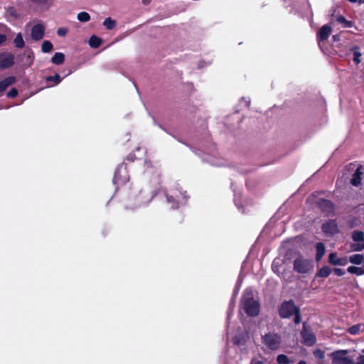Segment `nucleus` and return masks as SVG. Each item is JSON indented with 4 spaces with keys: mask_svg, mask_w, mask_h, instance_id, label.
I'll use <instances>...</instances> for the list:
<instances>
[{
    "mask_svg": "<svg viewBox=\"0 0 364 364\" xmlns=\"http://www.w3.org/2000/svg\"><path fill=\"white\" fill-rule=\"evenodd\" d=\"M348 262L355 265L363 264L364 262V255L362 254H354L348 258Z\"/></svg>",
    "mask_w": 364,
    "mask_h": 364,
    "instance_id": "18",
    "label": "nucleus"
},
{
    "mask_svg": "<svg viewBox=\"0 0 364 364\" xmlns=\"http://www.w3.org/2000/svg\"><path fill=\"white\" fill-rule=\"evenodd\" d=\"M316 259L317 261L321 259L326 252V247L323 243L318 242L316 245Z\"/></svg>",
    "mask_w": 364,
    "mask_h": 364,
    "instance_id": "23",
    "label": "nucleus"
},
{
    "mask_svg": "<svg viewBox=\"0 0 364 364\" xmlns=\"http://www.w3.org/2000/svg\"><path fill=\"white\" fill-rule=\"evenodd\" d=\"M364 179V167L361 165H358L356 167L354 173L352 175L350 179V184L353 186H359Z\"/></svg>",
    "mask_w": 364,
    "mask_h": 364,
    "instance_id": "11",
    "label": "nucleus"
},
{
    "mask_svg": "<svg viewBox=\"0 0 364 364\" xmlns=\"http://www.w3.org/2000/svg\"><path fill=\"white\" fill-rule=\"evenodd\" d=\"M262 343L270 350H277L282 343V337L275 333H269L262 338Z\"/></svg>",
    "mask_w": 364,
    "mask_h": 364,
    "instance_id": "5",
    "label": "nucleus"
},
{
    "mask_svg": "<svg viewBox=\"0 0 364 364\" xmlns=\"http://www.w3.org/2000/svg\"><path fill=\"white\" fill-rule=\"evenodd\" d=\"M361 53L358 50H354L353 52V61L355 64H359L360 63V56Z\"/></svg>",
    "mask_w": 364,
    "mask_h": 364,
    "instance_id": "36",
    "label": "nucleus"
},
{
    "mask_svg": "<svg viewBox=\"0 0 364 364\" xmlns=\"http://www.w3.org/2000/svg\"><path fill=\"white\" fill-rule=\"evenodd\" d=\"M241 307L244 311L250 316H256L259 312V304L254 297L253 291L247 289L243 293Z\"/></svg>",
    "mask_w": 364,
    "mask_h": 364,
    "instance_id": "1",
    "label": "nucleus"
},
{
    "mask_svg": "<svg viewBox=\"0 0 364 364\" xmlns=\"http://www.w3.org/2000/svg\"><path fill=\"white\" fill-rule=\"evenodd\" d=\"M165 194L167 203L173 209L178 208L187 202L188 196L186 195V191H183L182 188L178 186L170 188Z\"/></svg>",
    "mask_w": 364,
    "mask_h": 364,
    "instance_id": "2",
    "label": "nucleus"
},
{
    "mask_svg": "<svg viewBox=\"0 0 364 364\" xmlns=\"http://www.w3.org/2000/svg\"><path fill=\"white\" fill-rule=\"evenodd\" d=\"M362 351H363V353H364V349H363Z\"/></svg>",
    "mask_w": 364,
    "mask_h": 364,
    "instance_id": "53",
    "label": "nucleus"
},
{
    "mask_svg": "<svg viewBox=\"0 0 364 364\" xmlns=\"http://www.w3.org/2000/svg\"><path fill=\"white\" fill-rule=\"evenodd\" d=\"M279 315L282 318H288L294 315V322L296 323L301 322L299 310L292 301H284L282 304L279 308Z\"/></svg>",
    "mask_w": 364,
    "mask_h": 364,
    "instance_id": "4",
    "label": "nucleus"
},
{
    "mask_svg": "<svg viewBox=\"0 0 364 364\" xmlns=\"http://www.w3.org/2000/svg\"><path fill=\"white\" fill-rule=\"evenodd\" d=\"M6 40V36L4 34H0V45L3 44Z\"/></svg>",
    "mask_w": 364,
    "mask_h": 364,
    "instance_id": "44",
    "label": "nucleus"
},
{
    "mask_svg": "<svg viewBox=\"0 0 364 364\" xmlns=\"http://www.w3.org/2000/svg\"><path fill=\"white\" fill-rule=\"evenodd\" d=\"M347 271L350 274H355L358 276L364 274V269L361 267L355 266H350L348 267Z\"/></svg>",
    "mask_w": 364,
    "mask_h": 364,
    "instance_id": "26",
    "label": "nucleus"
},
{
    "mask_svg": "<svg viewBox=\"0 0 364 364\" xmlns=\"http://www.w3.org/2000/svg\"><path fill=\"white\" fill-rule=\"evenodd\" d=\"M246 338L247 336L245 335L244 333L238 334L232 338V342L234 345L240 348H244L246 343Z\"/></svg>",
    "mask_w": 364,
    "mask_h": 364,
    "instance_id": "19",
    "label": "nucleus"
},
{
    "mask_svg": "<svg viewBox=\"0 0 364 364\" xmlns=\"http://www.w3.org/2000/svg\"><path fill=\"white\" fill-rule=\"evenodd\" d=\"M353 243L350 245L353 251L361 252L364 250V232L360 230H354L351 233Z\"/></svg>",
    "mask_w": 364,
    "mask_h": 364,
    "instance_id": "8",
    "label": "nucleus"
},
{
    "mask_svg": "<svg viewBox=\"0 0 364 364\" xmlns=\"http://www.w3.org/2000/svg\"><path fill=\"white\" fill-rule=\"evenodd\" d=\"M45 28L42 24L34 25L31 29V37L33 41H38L44 37Z\"/></svg>",
    "mask_w": 364,
    "mask_h": 364,
    "instance_id": "14",
    "label": "nucleus"
},
{
    "mask_svg": "<svg viewBox=\"0 0 364 364\" xmlns=\"http://www.w3.org/2000/svg\"><path fill=\"white\" fill-rule=\"evenodd\" d=\"M230 314H228V319H230Z\"/></svg>",
    "mask_w": 364,
    "mask_h": 364,
    "instance_id": "51",
    "label": "nucleus"
},
{
    "mask_svg": "<svg viewBox=\"0 0 364 364\" xmlns=\"http://www.w3.org/2000/svg\"><path fill=\"white\" fill-rule=\"evenodd\" d=\"M90 18V15L86 11H81L77 15V19L82 23L88 22Z\"/></svg>",
    "mask_w": 364,
    "mask_h": 364,
    "instance_id": "28",
    "label": "nucleus"
},
{
    "mask_svg": "<svg viewBox=\"0 0 364 364\" xmlns=\"http://www.w3.org/2000/svg\"><path fill=\"white\" fill-rule=\"evenodd\" d=\"M240 286V282L238 281L237 283V289L235 291V294H237L238 291H239V287Z\"/></svg>",
    "mask_w": 364,
    "mask_h": 364,
    "instance_id": "48",
    "label": "nucleus"
},
{
    "mask_svg": "<svg viewBox=\"0 0 364 364\" xmlns=\"http://www.w3.org/2000/svg\"><path fill=\"white\" fill-rule=\"evenodd\" d=\"M332 38L334 42L338 41L340 40V35H333Z\"/></svg>",
    "mask_w": 364,
    "mask_h": 364,
    "instance_id": "45",
    "label": "nucleus"
},
{
    "mask_svg": "<svg viewBox=\"0 0 364 364\" xmlns=\"http://www.w3.org/2000/svg\"><path fill=\"white\" fill-rule=\"evenodd\" d=\"M6 14H7L8 16H11L14 18H16L18 16V14H17V13L15 9L12 8V7L8 9V10L6 11Z\"/></svg>",
    "mask_w": 364,
    "mask_h": 364,
    "instance_id": "37",
    "label": "nucleus"
},
{
    "mask_svg": "<svg viewBox=\"0 0 364 364\" xmlns=\"http://www.w3.org/2000/svg\"><path fill=\"white\" fill-rule=\"evenodd\" d=\"M145 166L144 174L146 175L148 178L159 176V173L158 168L151 162H146Z\"/></svg>",
    "mask_w": 364,
    "mask_h": 364,
    "instance_id": "16",
    "label": "nucleus"
},
{
    "mask_svg": "<svg viewBox=\"0 0 364 364\" xmlns=\"http://www.w3.org/2000/svg\"><path fill=\"white\" fill-rule=\"evenodd\" d=\"M360 4H364V0H359Z\"/></svg>",
    "mask_w": 364,
    "mask_h": 364,
    "instance_id": "50",
    "label": "nucleus"
},
{
    "mask_svg": "<svg viewBox=\"0 0 364 364\" xmlns=\"http://www.w3.org/2000/svg\"><path fill=\"white\" fill-rule=\"evenodd\" d=\"M14 46L18 48H22L24 47L25 43L23 36L21 33H18L14 40Z\"/></svg>",
    "mask_w": 364,
    "mask_h": 364,
    "instance_id": "27",
    "label": "nucleus"
},
{
    "mask_svg": "<svg viewBox=\"0 0 364 364\" xmlns=\"http://www.w3.org/2000/svg\"><path fill=\"white\" fill-rule=\"evenodd\" d=\"M332 270L327 266L322 267L316 273V277L326 278L331 273Z\"/></svg>",
    "mask_w": 364,
    "mask_h": 364,
    "instance_id": "25",
    "label": "nucleus"
},
{
    "mask_svg": "<svg viewBox=\"0 0 364 364\" xmlns=\"http://www.w3.org/2000/svg\"><path fill=\"white\" fill-rule=\"evenodd\" d=\"M347 350H339L331 353L330 356L334 364H355L354 362L347 356Z\"/></svg>",
    "mask_w": 364,
    "mask_h": 364,
    "instance_id": "9",
    "label": "nucleus"
},
{
    "mask_svg": "<svg viewBox=\"0 0 364 364\" xmlns=\"http://www.w3.org/2000/svg\"><path fill=\"white\" fill-rule=\"evenodd\" d=\"M336 21L339 23L343 24L344 27H349L350 22H348L343 16H338L336 18Z\"/></svg>",
    "mask_w": 364,
    "mask_h": 364,
    "instance_id": "35",
    "label": "nucleus"
},
{
    "mask_svg": "<svg viewBox=\"0 0 364 364\" xmlns=\"http://www.w3.org/2000/svg\"><path fill=\"white\" fill-rule=\"evenodd\" d=\"M360 327H361L360 324L353 325V326H350V328H348V332L349 333H350L351 335H356L360 332Z\"/></svg>",
    "mask_w": 364,
    "mask_h": 364,
    "instance_id": "33",
    "label": "nucleus"
},
{
    "mask_svg": "<svg viewBox=\"0 0 364 364\" xmlns=\"http://www.w3.org/2000/svg\"><path fill=\"white\" fill-rule=\"evenodd\" d=\"M301 342L307 346H311L316 342V338L310 326L306 322L303 323L302 330L301 331Z\"/></svg>",
    "mask_w": 364,
    "mask_h": 364,
    "instance_id": "6",
    "label": "nucleus"
},
{
    "mask_svg": "<svg viewBox=\"0 0 364 364\" xmlns=\"http://www.w3.org/2000/svg\"><path fill=\"white\" fill-rule=\"evenodd\" d=\"M333 272L336 276L341 277L345 274V270L340 268L333 269Z\"/></svg>",
    "mask_w": 364,
    "mask_h": 364,
    "instance_id": "39",
    "label": "nucleus"
},
{
    "mask_svg": "<svg viewBox=\"0 0 364 364\" xmlns=\"http://www.w3.org/2000/svg\"><path fill=\"white\" fill-rule=\"evenodd\" d=\"M141 1L144 5H149L151 3V0H142Z\"/></svg>",
    "mask_w": 364,
    "mask_h": 364,
    "instance_id": "47",
    "label": "nucleus"
},
{
    "mask_svg": "<svg viewBox=\"0 0 364 364\" xmlns=\"http://www.w3.org/2000/svg\"><path fill=\"white\" fill-rule=\"evenodd\" d=\"M277 360L279 364H289V358L284 354H280L277 356Z\"/></svg>",
    "mask_w": 364,
    "mask_h": 364,
    "instance_id": "34",
    "label": "nucleus"
},
{
    "mask_svg": "<svg viewBox=\"0 0 364 364\" xmlns=\"http://www.w3.org/2000/svg\"><path fill=\"white\" fill-rule=\"evenodd\" d=\"M314 355L319 359H323L324 358V353L321 350H315Z\"/></svg>",
    "mask_w": 364,
    "mask_h": 364,
    "instance_id": "41",
    "label": "nucleus"
},
{
    "mask_svg": "<svg viewBox=\"0 0 364 364\" xmlns=\"http://www.w3.org/2000/svg\"><path fill=\"white\" fill-rule=\"evenodd\" d=\"M68 33V29L65 28H60L57 31V33L60 36H64Z\"/></svg>",
    "mask_w": 364,
    "mask_h": 364,
    "instance_id": "40",
    "label": "nucleus"
},
{
    "mask_svg": "<svg viewBox=\"0 0 364 364\" xmlns=\"http://www.w3.org/2000/svg\"><path fill=\"white\" fill-rule=\"evenodd\" d=\"M332 33V28L328 25H323L317 33V41L320 48H322L323 43L326 41Z\"/></svg>",
    "mask_w": 364,
    "mask_h": 364,
    "instance_id": "10",
    "label": "nucleus"
},
{
    "mask_svg": "<svg viewBox=\"0 0 364 364\" xmlns=\"http://www.w3.org/2000/svg\"><path fill=\"white\" fill-rule=\"evenodd\" d=\"M18 95V90L16 88H12L8 93L7 96L9 97L14 98Z\"/></svg>",
    "mask_w": 364,
    "mask_h": 364,
    "instance_id": "38",
    "label": "nucleus"
},
{
    "mask_svg": "<svg viewBox=\"0 0 364 364\" xmlns=\"http://www.w3.org/2000/svg\"><path fill=\"white\" fill-rule=\"evenodd\" d=\"M139 150H140V148H139V147H138V148L136 149V151H139Z\"/></svg>",
    "mask_w": 364,
    "mask_h": 364,
    "instance_id": "52",
    "label": "nucleus"
},
{
    "mask_svg": "<svg viewBox=\"0 0 364 364\" xmlns=\"http://www.w3.org/2000/svg\"><path fill=\"white\" fill-rule=\"evenodd\" d=\"M14 82L15 77H8L0 81V92L4 91L9 86L14 83Z\"/></svg>",
    "mask_w": 364,
    "mask_h": 364,
    "instance_id": "21",
    "label": "nucleus"
},
{
    "mask_svg": "<svg viewBox=\"0 0 364 364\" xmlns=\"http://www.w3.org/2000/svg\"><path fill=\"white\" fill-rule=\"evenodd\" d=\"M242 103H244L245 106L248 107L250 105V97H242Z\"/></svg>",
    "mask_w": 364,
    "mask_h": 364,
    "instance_id": "42",
    "label": "nucleus"
},
{
    "mask_svg": "<svg viewBox=\"0 0 364 364\" xmlns=\"http://www.w3.org/2000/svg\"><path fill=\"white\" fill-rule=\"evenodd\" d=\"M320 207L322 210L326 213H331L333 210V203L327 200H322L319 203Z\"/></svg>",
    "mask_w": 364,
    "mask_h": 364,
    "instance_id": "22",
    "label": "nucleus"
},
{
    "mask_svg": "<svg viewBox=\"0 0 364 364\" xmlns=\"http://www.w3.org/2000/svg\"><path fill=\"white\" fill-rule=\"evenodd\" d=\"M144 196L142 193H140L139 196H136V203L133 206H132V208H136V207H141L146 205L153 198V196H148L144 198Z\"/></svg>",
    "mask_w": 364,
    "mask_h": 364,
    "instance_id": "17",
    "label": "nucleus"
},
{
    "mask_svg": "<svg viewBox=\"0 0 364 364\" xmlns=\"http://www.w3.org/2000/svg\"><path fill=\"white\" fill-rule=\"evenodd\" d=\"M298 364H306V363L304 360H301L298 363Z\"/></svg>",
    "mask_w": 364,
    "mask_h": 364,
    "instance_id": "49",
    "label": "nucleus"
},
{
    "mask_svg": "<svg viewBox=\"0 0 364 364\" xmlns=\"http://www.w3.org/2000/svg\"><path fill=\"white\" fill-rule=\"evenodd\" d=\"M62 79L58 74H55L54 76H48L46 77V82L48 83V87H53L58 85L61 82Z\"/></svg>",
    "mask_w": 364,
    "mask_h": 364,
    "instance_id": "20",
    "label": "nucleus"
},
{
    "mask_svg": "<svg viewBox=\"0 0 364 364\" xmlns=\"http://www.w3.org/2000/svg\"><path fill=\"white\" fill-rule=\"evenodd\" d=\"M328 262L334 266H346L348 263V257H338L336 252H331L328 255Z\"/></svg>",
    "mask_w": 364,
    "mask_h": 364,
    "instance_id": "13",
    "label": "nucleus"
},
{
    "mask_svg": "<svg viewBox=\"0 0 364 364\" xmlns=\"http://www.w3.org/2000/svg\"><path fill=\"white\" fill-rule=\"evenodd\" d=\"M102 43V40L96 36H92L89 40V45L93 48H98Z\"/></svg>",
    "mask_w": 364,
    "mask_h": 364,
    "instance_id": "29",
    "label": "nucleus"
},
{
    "mask_svg": "<svg viewBox=\"0 0 364 364\" xmlns=\"http://www.w3.org/2000/svg\"><path fill=\"white\" fill-rule=\"evenodd\" d=\"M355 364H364V355H360Z\"/></svg>",
    "mask_w": 364,
    "mask_h": 364,
    "instance_id": "43",
    "label": "nucleus"
},
{
    "mask_svg": "<svg viewBox=\"0 0 364 364\" xmlns=\"http://www.w3.org/2000/svg\"><path fill=\"white\" fill-rule=\"evenodd\" d=\"M314 261L303 255H297L293 261L294 271L300 274H310L314 269Z\"/></svg>",
    "mask_w": 364,
    "mask_h": 364,
    "instance_id": "3",
    "label": "nucleus"
},
{
    "mask_svg": "<svg viewBox=\"0 0 364 364\" xmlns=\"http://www.w3.org/2000/svg\"><path fill=\"white\" fill-rule=\"evenodd\" d=\"M14 62V56L10 53L0 55V68L5 69L11 67Z\"/></svg>",
    "mask_w": 364,
    "mask_h": 364,
    "instance_id": "15",
    "label": "nucleus"
},
{
    "mask_svg": "<svg viewBox=\"0 0 364 364\" xmlns=\"http://www.w3.org/2000/svg\"><path fill=\"white\" fill-rule=\"evenodd\" d=\"M116 24V21L110 17L106 18L103 22V26L108 30L114 28Z\"/></svg>",
    "mask_w": 364,
    "mask_h": 364,
    "instance_id": "30",
    "label": "nucleus"
},
{
    "mask_svg": "<svg viewBox=\"0 0 364 364\" xmlns=\"http://www.w3.org/2000/svg\"><path fill=\"white\" fill-rule=\"evenodd\" d=\"M322 230L326 235L332 236L338 232L337 223L334 220H329L322 225Z\"/></svg>",
    "mask_w": 364,
    "mask_h": 364,
    "instance_id": "12",
    "label": "nucleus"
},
{
    "mask_svg": "<svg viewBox=\"0 0 364 364\" xmlns=\"http://www.w3.org/2000/svg\"><path fill=\"white\" fill-rule=\"evenodd\" d=\"M129 176L127 166L124 164L118 166L115 171L113 178L114 183L118 186L123 185L125 184L129 181Z\"/></svg>",
    "mask_w": 364,
    "mask_h": 364,
    "instance_id": "7",
    "label": "nucleus"
},
{
    "mask_svg": "<svg viewBox=\"0 0 364 364\" xmlns=\"http://www.w3.org/2000/svg\"><path fill=\"white\" fill-rule=\"evenodd\" d=\"M252 364H264L262 361L257 360L255 359L252 360Z\"/></svg>",
    "mask_w": 364,
    "mask_h": 364,
    "instance_id": "46",
    "label": "nucleus"
},
{
    "mask_svg": "<svg viewBox=\"0 0 364 364\" xmlns=\"http://www.w3.org/2000/svg\"><path fill=\"white\" fill-rule=\"evenodd\" d=\"M65 60V55L63 53H55L51 58V62L55 65H60Z\"/></svg>",
    "mask_w": 364,
    "mask_h": 364,
    "instance_id": "24",
    "label": "nucleus"
},
{
    "mask_svg": "<svg viewBox=\"0 0 364 364\" xmlns=\"http://www.w3.org/2000/svg\"><path fill=\"white\" fill-rule=\"evenodd\" d=\"M53 44L48 41H43L41 46L42 51L43 53L50 52L53 50Z\"/></svg>",
    "mask_w": 364,
    "mask_h": 364,
    "instance_id": "31",
    "label": "nucleus"
},
{
    "mask_svg": "<svg viewBox=\"0 0 364 364\" xmlns=\"http://www.w3.org/2000/svg\"><path fill=\"white\" fill-rule=\"evenodd\" d=\"M30 1L39 6H49L50 5V0H30Z\"/></svg>",
    "mask_w": 364,
    "mask_h": 364,
    "instance_id": "32",
    "label": "nucleus"
}]
</instances>
